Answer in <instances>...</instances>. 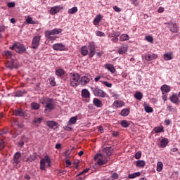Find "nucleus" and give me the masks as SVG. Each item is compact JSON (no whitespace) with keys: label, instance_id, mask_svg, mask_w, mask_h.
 <instances>
[{"label":"nucleus","instance_id":"obj_1","mask_svg":"<svg viewBox=\"0 0 180 180\" xmlns=\"http://www.w3.org/2000/svg\"><path fill=\"white\" fill-rule=\"evenodd\" d=\"M42 105H45V113H50L51 110H54V98L46 97L43 98V101L41 102Z\"/></svg>","mask_w":180,"mask_h":180},{"label":"nucleus","instance_id":"obj_2","mask_svg":"<svg viewBox=\"0 0 180 180\" xmlns=\"http://www.w3.org/2000/svg\"><path fill=\"white\" fill-rule=\"evenodd\" d=\"M109 160H110V158L103 155V153H98L94 157V160L99 167L109 162Z\"/></svg>","mask_w":180,"mask_h":180},{"label":"nucleus","instance_id":"obj_3","mask_svg":"<svg viewBox=\"0 0 180 180\" xmlns=\"http://www.w3.org/2000/svg\"><path fill=\"white\" fill-rule=\"evenodd\" d=\"M79 79H81L79 74L75 72L70 73V81L72 86H78L79 85Z\"/></svg>","mask_w":180,"mask_h":180},{"label":"nucleus","instance_id":"obj_4","mask_svg":"<svg viewBox=\"0 0 180 180\" xmlns=\"http://www.w3.org/2000/svg\"><path fill=\"white\" fill-rule=\"evenodd\" d=\"M94 96H99L100 98H106L108 94L103 90L99 89V87H91V88Z\"/></svg>","mask_w":180,"mask_h":180},{"label":"nucleus","instance_id":"obj_5","mask_svg":"<svg viewBox=\"0 0 180 180\" xmlns=\"http://www.w3.org/2000/svg\"><path fill=\"white\" fill-rule=\"evenodd\" d=\"M46 162L47 164L46 167H51V159H50V157L47 155L40 160V169H41V171H44L46 169Z\"/></svg>","mask_w":180,"mask_h":180},{"label":"nucleus","instance_id":"obj_6","mask_svg":"<svg viewBox=\"0 0 180 180\" xmlns=\"http://www.w3.org/2000/svg\"><path fill=\"white\" fill-rule=\"evenodd\" d=\"M40 35H37L34 37L31 43V48L34 50H37V49H39V46H40Z\"/></svg>","mask_w":180,"mask_h":180},{"label":"nucleus","instance_id":"obj_7","mask_svg":"<svg viewBox=\"0 0 180 180\" xmlns=\"http://www.w3.org/2000/svg\"><path fill=\"white\" fill-rule=\"evenodd\" d=\"M13 114L14 115V116H19L20 117H26V116H27L26 111L22 108H18L14 110L13 111Z\"/></svg>","mask_w":180,"mask_h":180},{"label":"nucleus","instance_id":"obj_8","mask_svg":"<svg viewBox=\"0 0 180 180\" xmlns=\"http://www.w3.org/2000/svg\"><path fill=\"white\" fill-rule=\"evenodd\" d=\"M63 32V30L60 28H55L52 30H46L45 31L46 36H52V34H60Z\"/></svg>","mask_w":180,"mask_h":180},{"label":"nucleus","instance_id":"obj_9","mask_svg":"<svg viewBox=\"0 0 180 180\" xmlns=\"http://www.w3.org/2000/svg\"><path fill=\"white\" fill-rule=\"evenodd\" d=\"M52 48L56 51H65V45L60 44V43H57L54 44L52 46Z\"/></svg>","mask_w":180,"mask_h":180},{"label":"nucleus","instance_id":"obj_10","mask_svg":"<svg viewBox=\"0 0 180 180\" xmlns=\"http://www.w3.org/2000/svg\"><path fill=\"white\" fill-rule=\"evenodd\" d=\"M26 51V46L22 44L16 43L15 52L16 53H25Z\"/></svg>","mask_w":180,"mask_h":180},{"label":"nucleus","instance_id":"obj_11","mask_svg":"<svg viewBox=\"0 0 180 180\" xmlns=\"http://www.w3.org/2000/svg\"><path fill=\"white\" fill-rule=\"evenodd\" d=\"M20 157H22V154L20 152H16L13 155V165H18L19 162H20Z\"/></svg>","mask_w":180,"mask_h":180},{"label":"nucleus","instance_id":"obj_12","mask_svg":"<svg viewBox=\"0 0 180 180\" xmlns=\"http://www.w3.org/2000/svg\"><path fill=\"white\" fill-rule=\"evenodd\" d=\"M89 56L90 58H92V57L95 56V53H96L95 44L92 43L89 44Z\"/></svg>","mask_w":180,"mask_h":180},{"label":"nucleus","instance_id":"obj_13","mask_svg":"<svg viewBox=\"0 0 180 180\" xmlns=\"http://www.w3.org/2000/svg\"><path fill=\"white\" fill-rule=\"evenodd\" d=\"M61 9H63V6H55L51 8L50 13L51 15H56V13H58Z\"/></svg>","mask_w":180,"mask_h":180},{"label":"nucleus","instance_id":"obj_14","mask_svg":"<svg viewBox=\"0 0 180 180\" xmlns=\"http://www.w3.org/2000/svg\"><path fill=\"white\" fill-rule=\"evenodd\" d=\"M113 154V149L112 147H106L103 150V155L106 157H110Z\"/></svg>","mask_w":180,"mask_h":180},{"label":"nucleus","instance_id":"obj_15","mask_svg":"<svg viewBox=\"0 0 180 180\" xmlns=\"http://www.w3.org/2000/svg\"><path fill=\"white\" fill-rule=\"evenodd\" d=\"M169 29L172 33H178V25L175 22H169Z\"/></svg>","mask_w":180,"mask_h":180},{"label":"nucleus","instance_id":"obj_16","mask_svg":"<svg viewBox=\"0 0 180 180\" xmlns=\"http://www.w3.org/2000/svg\"><path fill=\"white\" fill-rule=\"evenodd\" d=\"M91 79L86 76H83L80 78L79 84L82 86H85L87 84H89Z\"/></svg>","mask_w":180,"mask_h":180},{"label":"nucleus","instance_id":"obj_17","mask_svg":"<svg viewBox=\"0 0 180 180\" xmlns=\"http://www.w3.org/2000/svg\"><path fill=\"white\" fill-rule=\"evenodd\" d=\"M178 94H174L169 97L170 102L172 103H174L175 105H178L179 103V97H178Z\"/></svg>","mask_w":180,"mask_h":180},{"label":"nucleus","instance_id":"obj_18","mask_svg":"<svg viewBox=\"0 0 180 180\" xmlns=\"http://www.w3.org/2000/svg\"><path fill=\"white\" fill-rule=\"evenodd\" d=\"M160 91H162V95H164V94H168V92H171V86L164 84L160 87Z\"/></svg>","mask_w":180,"mask_h":180},{"label":"nucleus","instance_id":"obj_19","mask_svg":"<svg viewBox=\"0 0 180 180\" xmlns=\"http://www.w3.org/2000/svg\"><path fill=\"white\" fill-rule=\"evenodd\" d=\"M104 67L105 70H108V71H110L111 74H115L116 72V69L112 64H105Z\"/></svg>","mask_w":180,"mask_h":180},{"label":"nucleus","instance_id":"obj_20","mask_svg":"<svg viewBox=\"0 0 180 180\" xmlns=\"http://www.w3.org/2000/svg\"><path fill=\"white\" fill-rule=\"evenodd\" d=\"M155 58H158V55L155 53L147 54L145 56V60H146V61H153V60H155Z\"/></svg>","mask_w":180,"mask_h":180},{"label":"nucleus","instance_id":"obj_21","mask_svg":"<svg viewBox=\"0 0 180 180\" xmlns=\"http://www.w3.org/2000/svg\"><path fill=\"white\" fill-rule=\"evenodd\" d=\"M46 125L51 129H57V127H58V123L54 121H47Z\"/></svg>","mask_w":180,"mask_h":180},{"label":"nucleus","instance_id":"obj_22","mask_svg":"<svg viewBox=\"0 0 180 180\" xmlns=\"http://www.w3.org/2000/svg\"><path fill=\"white\" fill-rule=\"evenodd\" d=\"M82 98H85L86 99H89L91 98V93L86 89H84L82 90Z\"/></svg>","mask_w":180,"mask_h":180},{"label":"nucleus","instance_id":"obj_23","mask_svg":"<svg viewBox=\"0 0 180 180\" xmlns=\"http://www.w3.org/2000/svg\"><path fill=\"white\" fill-rule=\"evenodd\" d=\"M6 68H9L10 70H13V68H18V65L15 64V61L11 60V62L8 61L6 63Z\"/></svg>","mask_w":180,"mask_h":180},{"label":"nucleus","instance_id":"obj_24","mask_svg":"<svg viewBox=\"0 0 180 180\" xmlns=\"http://www.w3.org/2000/svg\"><path fill=\"white\" fill-rule=\"evenodd\" d=\"M93 103L94 106H96V108H102V106H103L102 101L97 98H94L93 99Z\"/></svg>","mask_w":180,"mask_h":180},{"label":"nucleus","instance_id":"obj_25","mask_svg":"<svg viewBox=\"0 0 180 180\" xmlns=\"http://www.w3.org/2000/svg\"><path fill=\"white\" fill-rule=\"evenodd\" d=\"M124 105V103L123 101H114L112 106L115 108V109H117V108H122Z\"/></svg>","mask_w":180,"mask_h":180},{"label":"nucleus","instance_id":"obj_26","mask_svg":"<svg viewBox=\"0 0 180 180\" xmlns=\"http://www.w3.org/2000/svg\"><path fill=\"white\" fill-rule=\"evenodd\" d=\"M102 20V15L101 14H98L96 16V18L94 19L93 23L95 25V26L99 25V22Z\"/></svg>","mask_w":180,"mask_h":180},{"label":"nucleus","instance_id":"obj_27","mask_svg":"<svg viewBox=\"0 0 180 180\" xmlns=\"http://www.w3.org/2000/svg\"><path fill=\"white\" fill-rule=\"evenodd\" d=\"M80 53L82 54V56H88V46H83L81 49H80Z\"/></svg>","mask_w":180,"mask_h":180},{"label":"nucleus","instance_id":"obj_28","mask_svg":"<svg viewBox=\"0 0 180 180\" xmlns=\"http://www.w3.org/2000/svg\"><path fill=\"white\" fill-rule=\"evenodd\" d=\"M130 39V37L127 34H122L120 37V41H127Z\"/></svg>","mask_w":180,"mask_h":180},{"label":"nucleus","instance_id":"obj_29","mask_svg":"<svg viewBox=\"0 0 180 180\" xmlns=\"http://www.w3.org/2000/svg\"><path fill=\"white\" fill-rule=\"evenodd\" d=\"M168 143H169V141H168V139H167V138L162 139L160 142V148H165V147H167V145L168 144Z\"/></svg>","mask_w":180,"mask_h":180},{"label":"nucleus","instance_id":"obj_30","mask_svg":"<svg viewBox=\"0 0 180 180\" xmlns=\"http://www.w3.org/2000/svg\"><path fill=\"white\" fill-rule=\"evenodd\" d=\"M136 165L139 168H144V167H146V161H144V160H137L136 162Z\"/></svg>","mask_w":180,"mask_h":180},{"label":"nucleus","instance_id":"obj_31","mask_svg":"<svg viewBox=\"0 0 180 180\" xmlns=\"http://www.w3.org/2000/svg\"><path fill=\"white\" fill-rule=\"evenodd\" d=\"M55 74L58 77H63V75L65 74V71H64V70H63L62 68H59L56 70Z\"/></svg>","mask_w":180,"mask_h":180},{"label":"nucleus","instance_id":"obj_32","mask_svg":"<svg viewBox=\"0 0 180 180\" xmlns=\"http://www.w3.org/2000/svg\"><path fill=\"white\" fill-rule=\"evenodd\" d=\"M119 36H120V33L117 32V33H115V37L114 36H111V37L108 36V37H112L111 39V41H113L114 43H117V41H119V38H117V37H119Z\"/></svg>","mask_w":180,"mask_h":180},{"label":"nucleus","instance_id":"obj_33","mask_svg":"<svg viewBox=\"0 0 180 180\" xmlns=\"http://www.w3.org/2000/svg\"><path fill=\"white\" fill-rule=\"evenodd\" d=\"M140 175H141V173L140 172H138L129 174L128 178L129 179H134V178H137V176H140Z\"/></svg>","mask_w":180,"mask_h":180},{"label":"nucleus","instance_id":"obj_34","mask_svg":"<svg viewBox=\"0 0 180 180\" xmlns=\"http://www.w3.org/2000/svg\"><path fill=\"white\" fill-rule=\"evenodd\" d=\"M127 53V46H121L118 50V53L122 54H126Z\"/></svg>","mask_w":180,"mask_h":180},{"label":"nucleus","instance_id":"obj_35","mask_svg":"<svg viewBox=\"0 0 180 180\" xmlns=\"http://www.w3.org/2000/svg\"><path fill=\"white\" fill-rule=\"evenodd\" d=\"M129 114H130V110L127 108H124L122 110L120 113L121 116H124V117L129 116Z\"/></svg>","mask_w":180,"mask_h":180},{"label":"nucleus","instance_id":"obj_36","mask_svg":"<svg viewBox=\"0 0 180 180\" xmlns=\"http://www.w3.org/2000/svg\"><path fill=\"white\" fill-rule=\"evenodd\" d=\"M77 12L78 8L77 6L72 7L68 11V13H69L70 15H74V13H77Z\"/></svg>","mask_w":180,"mask_h":180},{"label":"nucleus","instance_id":"obj_37","mask_svg":"<svg viewBox=\"0 0 180 180\" xmlns=\"http://www.w3.org/2000/svg\"><path fill=\"white\" fill-rule=\"evenodd\" d=\"M31 108L34 110H39L40 109V104L33 102L31 103Z\"/></svg>","mask_w":180,"mask_h":180},{"label":"nucleus","instance_id":"obj_38","mask_svg":"<svg viewBox=\"0 0 180 180\" xmlns=\"http://www.w3.org/2000/svg\"><path fill=\"white\" fill-rule=\"evenodd\" d=\"M134 98L138 101H141L143 99V93L138 91L134 94Z\"/></svg>","mask_w":180,"mask_h":180},{"label":"nucleus","instance_id":"obj_39","mask_svg":"<svg viewBox=\"0 0 180 180\" xmlns=\"http://www.w3.org/2000/svg\"><path fill=\"white\" fill-rule=\"evenodd\" d=\"M163 167H164V165H162V162H158L157 169H156L158 172H161L162 171Z\"/></svg>","mask_w":180,"mask_h":180},{"label":"nucleus","instance_id":"obj_40","mask_svg":"<svg viewBox=\"0 0 180 180\" xmlns=\"http://www.w3.org/2000/svg\"><path fill=\"white\" fill-rule=\"evenodd\" d=\"M164 58H165V61L172 60V53H165Z\"/></svg>","mask_w":180,"mask_h":180},{"label":"nucleus","instance_id":"obj_41","mask_svg":"<svg viewBox=\"0 0 180 180\" xmlns=\"http://www.w3.org/2000/svg\"><path fill=\"white\" fill-rule=\"evenodd\" d=\"M77 120H78V116L72 117L69 120V123L70 124H75V123H77Z\"/></svg>","mask_w":180,"mask_h":180},{"label":"nucleus","instance_id":"obj_42","mask_svg":"<svg viewBox=\"0 0 180 180\" xmlns=\"http://www.w3.org/2000/svg\"><path fill=\"white\" fill-rule=\"evenodd\" d=\"M154 131L155 133H162V131H164V127H156Z\"/></svg>","mask_w":180,"mask_h":180},{"label":"nucleus","instance_id":"obj_43","mask_svg":"<svg viewBox=\"0 0 180 180\" xmlns=\"http://www.w3.org/2000/svg\"><path fill=\"white\" fill-rule=\"evenodd\" d=\"M25 94H26V91L25 90L18 91L15 93V96H18V97L23 96Z\"/></svg>","mask_w":180,"mask_h":180},{"label":"nucleus","instance_id":"obj_44","mask_svg":"<svg viewBox=\"0 0 180 180\" xmlns=\"http://www.w3.org/2000/svg\"><path fill=\"white\" fill-rule=\"evenodd\" d=\"M100 82H101L103 85H105V86H107V88H112V83H110L106 81H100Z\"/></svg>","mask_w":180,"mask_h":180},{"label":"nucleus","instance_id":"obj_45","mask_svg":"<svg viewBox=\"0 0 180 180\" xmlns=\"http://www.w3.org/2000/svg\"><path fill=\"white\" fill-rule=\"evenodd\" d=\"M145 112H146V113H153L154 110L150 106H145Z\"/></svg>","mask_w":180,"mask_h":180},{"label":"nucleus","instance_id":"obj_46","mask_svg":"<svg viewBox=\"0 0 180 180\" xmlns=\"http://www.w3.org/2000/svg\"><path fill=\"white\" fill-rule=\"evenodd\" d=\"M121 126L122 127L127 128V127H129L130 126V124H129V122H127V120H122L121 122Z\"/></svg>","mask_w":180,"mask_h":180},{"label":"nucleus","instance_id":"obj_47","mask_svg":"<svg viewBox=\"0 0 180 180\" xmlns=\"http://www.w3.org/2000/svg\"><path fill=\"white\" fill-rule=\"evenodd\" d=\"M26 22H27L30 25H34L36 22L33 20V18L29 17L26 19Z\"/></svg>","mask_w":180,"mask_h":180},{"label":"nucleus","instance_id":"obj_48","mask_svg":"<svg viewBox=\"0 0 180 180\" xmlns=\"http://www.w3.org/2000/svg\"><path fill=\"white\" fill-rule=\"evenodd\" d=\"M118 178H119V174H117V173H113V174L110 176V180L117 179Z\"/></svg>","mask_w":180,"mask_h":180},{"label":"nucleus","instance_id":"obj_49","mask_svg":"<svg viewBox=\"0 0 180 180\" xmlns=\"http://www.w3.org/2000/svg\"><path fill=\"white\" fill-rule=\"evenodd\" d=\"M49 84L51 86H56V80H54V77L49 78Z\"/></svg>","mask_w":180,"mask_h":180},{"label":"nucleus","instance_id":"obj_50","mask_svg":"<svg viewBox=\"0 0 180 180\" xmlns=\"http://www.w3.org/2000/svg\"><path fill=\"white\" fill-rule=\"evenodd\" d=\"M4 56H6V57H7L8 58H11L12 57V53H11V51H5L4 52Z\"/></svg>","mask_w":180,"mask_h":180},{"label":"nucleus","instance_id":"obj_51","mask_svg":"<svg viewBox=\"0 0 180 180\" xmlns=\"http://www.w3.org/2000/svg\"><path fill=\"white\" fill-rule=\"evenodd\" d=\"M145 39L147 41H149V43H153V41H154V38L151 36H146Z\"/></svg>","mask_w":180,"mask_h":180},{"label":"nucleus","instance_id":"obj_52","mask_svg":"<svg viewBox=\"0 0 180 180\" xmlns=\"http://www.w3.org/2000/svg\"><path fill=\"white\" fill-rule=\"evenodd\" d=\"M96 36H98L99 37H105L106 36L103 32L101 31H97L96 32Z\"/></svg>","mask_w":180,"mask_h":180},{"label":"nucleus","instance_id":"obj_53","mask_svg":"<svg viewBox=\"0 0 180 180\" xmlns=\"http://www.w3.org/2000/svg\"><path fill=\"white\" fill-rule=\"evenodd\" d=\"M72 124H68L66 127H64L65 130H67L68 131H70L72 130Z\"/></svg>","mask_w":180,"mask_h":180},{"label":"nucleus","instance_id":"obj_54","mask_svg":"<svg viewBox=\"0 0 180 180\" xmlns=\"http://www.w3.org/2000/svg\"><path fill=\"white\" fill-rule=\"evenodd\" d=\"M43 120V118L42 117H38V118H35L34 120H33V122L35 123V124H37V123H41V121Z\"/></svg>","mask_w":180,"mask_h":180},{"label":"nucleus","instance_id":"obj_55","mask_svg":"<svg viewBox=\"0 0 180 180\" xmlns=\"http://www.w3.org/2000/svg\"><path fill=\"white\" fill-rule=\"evenodd\" d=\"M135 158L136 160H140L141 158V152L139 151L135 154Z\"/></svg>","mask_w":180,"mask_h":180},{"label":"nucleus","instance_id":"obj_56","mask_svg":"<svg viewBox=\"0 0 180 180\" xmlns=\"http://www.w3.org/2000/svg\"><path fill=\"white\" fill-rule=\"evenodd\" d=\"M3 148H5V142H4V140L0 141V150H2Z\"/></svg>","mask_w":180,"mask_h":180},{"label":"nucleus","instance_id":"obj_57","mask_svg":"<svg viewBox=\"0 0 180 180\" xmlns=\"http://www.w3.org/2000/svg\"><path fill=\"white\" fill-rule=\"evenodd\" d=\"M36 158H37V157L36 155H34V154H32V155H31L30 156V160H30L31 162H32V161H34V160H36Z\"/></svg>","mask_w":180,"mask_h":180},{"label":"nucleus","instance_id":"obj_58","mask_svg":"<svg viewBox=\"0 0 180 180\" xmlns=\"http://www.w3.org/2000/svg\"><path fill=\"white\" fill-rule=\"evenodd\" d=\"M162 95V98L163 99L164 102H166L167 99H168V96L167 95V93H164V94Z\"/></svg>","mask_w":180,"mask_h":180},{"label":"nucleus","instance_id":"obj_59","mask_svg":"<svg viewBox=\"0 0 180 180\" xmlns=\"http://www.w3.org/2000/svg\"><path fill=\"white\" fill-rule=\"evenodd\" d=\"M46 36L47 37V38L49 40H51V41H54V40H56V39H57V37L51 36V35H46Z\"/></svg>","mask_w":180,"mask_h":180},{"label":"nucleus","instance_id":"obj_60","mask_svg":"<svg viewBox=\"0 0 180 180\" xmlns=\"http://www.w3.org/2000/svg\"><path fill=\"white\" fill-rule=\"evenodd\" d=\"M167 110H169V112H175V108H172V105H168Z\"/></svg>","mask_w":180,"mask_h":180},{"label":"nucleus","instance_id":"obj_61","mask_svg":"<svg viewBox=\"0 0 180 180\" xmlns=\"http://www.w3.org/2000/svg\"><path fill=\"white\" fill-rule=\"evenodd\" d=\"M113 9L115 12H122V8L117 7V6H115Z\"/></svg>","mask_w":180,"mask_h":180},{"label":"nucleus","instance_id":"obj_62","mask_svg":"<svg viewBox=\"0 0 180 180\" xmlns=\"http://www.w3.org/2000/svg\"><path fill=\"white\" fill-rule=\"evenodd\" d=\"M8 8H15V3L14 2L8 3Z\"/></svg>","mask_w":180,"mask_h":180},{"label":"nucleus","instance_id":"obj_63","mask_svg":"<svg viewBox=\"0 0 180 180\" xmlns=\"http://www.w3.org/2000/svg\"><path fill=\"white\" fill-rule=\"evenodd\" d=\"M165 123L166 126H169L171 124V120H168V119H166L165 120Z\"/></svg>","mask_w":180,"mask_h":180},{"label":"nucleus","instance_id":"obj_64","mask_svg":"<svg viewBox=\"0 0 180 180\" xmlns=\"http://www.w3.org/2000/svg\"><path fill=\"white\" fill-rule=\"evenodd\" d=\"M65 164L67 165V167H70V165H71V160H68V159H67L66 160H65Z\"/></svg>","mask_w":180,"mask_h":180}]
</instances>
